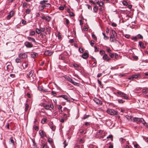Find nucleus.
Here are the masks:
<instances>
[{
  "label": "nucleus",
  "instance_id": "338daca9",
  "mask_svg": "<svg viewBox=\"0 0 148 148\" xmlns=\"http://www.w3.org/2000/svg\"><path fill=\"white\" fill-rule=\"evenodd\" d=\"M47 145L45 144H44L43 145V148H47Z\"/></svg>",
  "mask_w": 148,
  "mask_h": 148
},
{
  "label": "nucleus",
  "instance_id": "6ab92c4d",
  "mask_svg": "<svg viewBox=\"0 0 148 148\" xmlns=\"http://www.w3.org/2000/svg\"><path fill=\"white\" fill-rule=\"evenodd\" d=\"M59 97H62L64 99H65L66 100H68V97L67 96L65 95H60L58 96Z\"/></svg>",
  "mask_w": 148,
  "mask_h": 148
},
{
  "label": "nucleus",
  "instance_id": "3c124183",
  "mask_svg": "<svg viewBox=\"0 0 148 148\" xmlns=\"http://www.w3.org/2000/svg\"><path fill=\"white\" fill-rule=\"evenodd\" d=\"M43 38V40L44 41V42H46L47 40V38L46 37H45V38L44 37Z\"/></svg>",
  "mask_w": 148,
  "mask_h": 148
},
{
  "label": "nucleus",
  "instance_id": "8fccbe9b",
  "mask_svg": "<svg viewBox=\"0 0 148 148\" xmlns=\"http://www.w3.org/2000/svg\"><path fill=\"white\" fill-rule=\"evenodd\" d=\"M79 51L81 53H82L83 52V51H84L83 49H82V48H79Z\"/></svg>",
  "mask_w": 148,
  "mask_h": 148
},
{
  "label": "nucleus",
  "instance_id": "f8f14e48",
  "mask_svg": "<svg viewBox=\"0 0 148 148\" xmlns=\"http://www.w3.org/2000/svg\"><path fill=\"white\" fill-rule=\"evenodd\" d=\"M140 76L139 75H133L128 78L130 80H132L134 78H136Z\"/></svg>",
  "mask_w": 148,
  "mask_h": 148
},
{
  "label": "nucleus",
  "instance_id": "4468645a",
  "mask_svg": "<svg viewBox=\"0 0 148 148\" xmlns=\"http://www.w3.org/2000/svg\"><path fill=\"white\" fill-rule=\"evenodd\" d=\"M88 56V53L85 52L82 55V57L84 59H86Z\"/></svg>",
  "mask_w": 148,
  "mask_h": 148
},
{
  "label": "nucleus",
  "instance_id": "58836bf2",
  "mask_svg": "<svg viewBox=\"0 0 148 148\" xmlns=\"http://www.w3.org/2000/svg\"><path fill=\"white\" fill-rule=\"evenodd\" d=\"M117 100L118 101V102L121 103H123L125 101L121 99H118Z\"/></svg>",
  "mask_w": 148,
  "mask_h": 148
},
{
  "label": "nucleus",
  "instance_id": "bf43d9fd",
  "mask_svg": "<svg viewBox=\"0 0 148 148\" xmlns=\"http://www.w3.org/2000/svg\"><path fill=\"white\" fill-rule=\"evenodd\" d=\"M94 47H95V52H96V51H98L99 49L97 47L95 46H94Z\"/></svg>",
  "mask_w": 148,
  "mask_h": 148
},
{
  "label": "nucleus",
  "instance_id": "393cba45",
  "mask_svg": "<svg viewBox=\"0 0 148 148\" xmlns=\"http://www.w3.org/2000/svg\"><path fill=\"white\" fill-rule=\"evenodd\" d=\"M36 32L38 34H40L42 32L40 29H39L38 28H36Z\"/></svg>",
  "mask_w": 148,
  "mask_h": 148
},
{
  "label": "nucleus",
  "instance_id": "7c9ffc66",
  "mask_svg": "<svg viewBox=\"0 0 148 148\" xmlns=\"http://www.w3.org/2000/svg\"><path fill=\"white\" fill-rule=\"evenodd\" d=\"M64 20H65L66 23V26H67V25L69 24V20L67 18H64Z\"/></svg>",
  "mask_w": 148,
  "mask_h": 148
},
{
  "label": "nucleus",
  "instance_id": "774afa93",
  "mask_svg": "<svg viewBox=\"0 0 148 148\" xmlns=\"http://www.w3.org/2000/svg\"><path fill=\"white\" fill-rule=\"evenodd\" d=\"M123 147H125V148H130V147L128 145H126L125 146H123Z\"/></svg>",
  "mask_w": 148,
  "mask_h": 148
},
{
  "label": "nucleus",
  "instance_id": "2eb2a0df",
  "mask_svg": "<svg viewBox=\"0 0 148 148\" xmlns=\"http://www.w3.org/2000/svg\"><path fill=\"white\" fill-rule=\"evenodd\" d=\"M27 38L28 39V40L30 41H32V42L34 43L36 42V41L34 38L29 36H27Z\"/></svg>",
  "mask_w": 148,
  "mask_h": 148
},
{
  "label": "nucleus",
  "instance_id": "6e6d98bb",
  "mask_svg": "<svg viewBox=\"0 0 148 148\" xmlns=\"http://www.w3.org/2000/svg\"><path fill=\"white\" fill-rule=\"evenodd\" d=\"M51 93H52V95H53L54 96H55L56 95V93L53 91H52L51 92Z\"/></svg>",
  "mask_w": 148,
  "mask_h": 148
},
{
  "label": "nucleus",
  "instance_id": "052dcab7",
  "mask_svg": "<svg viewBox=\"0 0 148 148\" xmlns=\"http://www.w3.org/2000/svg\"><path fill=\"white\" fill-rule=\"evenodd\" d=\"M40 29L41 32H44L45 30V28L44 27H40Z\"/></svg>",
  "mask_w": 148,
  "mask_h": 148
},
{
  "label": "nucleus",
  "instance_id": "a211bd4d",
  "mask_svg": "<svg viewBox=\"0 0 148 148\" xmlns=\"http://www.w3.org/2000/svg\"><path fill=\"white\" fill-rule=\"evenodd\" d=\"M15 62H16V63H18L20 64H21V58H17L15 59Z\"/></svg>",
  "mask_w": 148,
  "mask_h": 148
},
{
  "label": "nucleus",
  "instance_id": "c9c22d12",
  "mask_svg": "<svg viewBox=\"0 0 148 148\" xmlns=\"http://www.w3.org/2000/svg\"><path fill=\"white\" fill-rule=\"evenodd\" d=\"M30 35L31 36H34L35 34V32L34 31H31L30 32Z\"/></svg>",
  "mask_w": 148,
  "mask_h": 148
},
{
  "label": "nucleus",
  "instance_id": "5fc2aeb1",
  "mask_svg": "<svg viewBox=\"0 0 148 148\" xmlns=\"http://www.w3.org/2000/svg\"><path fill=\"white\" fill-rule=\"evenodd\" d=\"M103 3L102 1L100 2L99 3V5L100 6H102L103 5Z\"/></svg>",
  "mask_w": 148,
  "mask_h": 148
},
{
  "label": "nucleus",
  "instance_id": "b1692460",
  "mask_svg": "<svg viewBox=\"0 0 148 148\" xmlns=\"http://www.w3.org/2000/svg\"><path fill=\"white\" fill-rule=\"evenodd\" d=\"M65 109L66 110L68 114H64V117H66L67 116H69V110H68L66 108H64V110H65Z\"/></svg>",
  "mask_w": 148,
  "mask_h": 148
},
{
  "label": "nucleus",
  "instance_id": "a19ab883",
  "mask_svg": "<svg viewBox=\"0 0 148 148\" xmlns=\"http://www.w3.org/2000/svg\"><path fill=\"white\" fill-rule=\"evenodd\" d=\"M43 106L45 109L47 110H49V105H45L44 106Z\"/></svg>",
  "mask_w": 148,
  "mask_h": 148
},
{
  "label": "nucleus",
  "instance_id": "c03bdc74",
  "mask_svg": "<svg viewBox=\"0 0 148 148\" xmlns=\"http://www.w3.org/2000/svg\"><path fill=\"white\" fill-rule=\"evenodd\" d=\"M73 65L74 67L75 68H78L79 66L78 64L75 63H74Z\"/></svg>",
  "mask_w": 148,
  "mask_h": 148
},
{
  "label": "nucleus",
  "instance_id": "9d476101",
  "mask_svg": "<svg viewBox=\"0 0 148 148\" xmlns=\"http://www.w3.org/2000/svg\"><path fill=\"white\" fill-rule=\"evenodd\" d=\"M94 101L97 104L101 105L102 104V102L100 100L98 99L95 98L94 99Z\"/></svg>",
  "mask_w": 148,
  "mask_h": 148
},
{
  "label": "nucleus",
  "instance_id": "aec40b11",
  "mask_svg": "<svg viewBox=\"0 0 148 148\" xmlns=\"http://www.w3.org/2000/svg\"><path fill=\"white\" fill-rule=\"evenodd\" d=\"M39 133L41 138H43L44 136V134L43 131L40 130L39 131Z\"/></svg>",
  "mask_w": 148,
  "mask_h": 148
},
{
  "label": "nucleus",
  "instance_id": "412c9836",
  "mask_svg": "<svg viewBox=\"0 0 148 148\" xmlns=\"http://www.w3.org/2000/svg\"><path fill=\"white\" fill-rule=\"evenodd\" d=\"M38 54L36 53H33L31 54V56L32 58H34L38 56Z\"/></svg>",
  "mask_w": 148,
  "mask_h": 148
},
{
  "label": "nucleus",
  "instance_id": "423d86ee",
  "mask_svg": "<svg viewBox=\"0 0 148 148\" xmlns=\"http://www.w3.org/2000/svg\"><path fill=\"white\" fill-rule=\"evenodd\" d=\"M107 112L111 115H114L117 113V112L112 109H108Z\"/></svg>",
  "mask_w": 148,
  "mask_h": 148
},
{
  "label": "nucleus",
  "instance_id": "4d7b16f0",
  "mask_svg": "<svg viewBox=\"0 0 148 148\" xmlns=\"http://www.w3.org/2000/svg\"><path fill=\"white\" fill-rule=\"evenodd\" d=\"M59 9L60 10H62L64 9V8L63 6H60L59 7Z\"/></svg>",
  "mask_w": 148,
  "mask_h": 148
},
{
  "label": "nucleus",
  "instance_id": "473e14b6",
  "mask_svg": "<svg viewBox=\"0 0 148 148\" xmlns=\"http://www.w3.org/2000/svg\"><path fill=\"white\" fill-rule=\"evenodd\" d=\"M47 119L46 118H44L42 119L41 122L42 124H44L47 121Z\"/></svg>",
  "mask_w": 148,
  "mask_h": 148
},
{
  "label": "nucleus",
  "instance_id": "1a4fd4ad",
  "mask_svg": "<svg viewBox=\"0 0 148 148\" xmlns=\"http://www.w3.org/2000/svg\"><path fill=\"white\" fill-rule=\"evenodd\" d=\"M14 14V11H11L10 13L9 14H8L7 17V19L9 20L10 19L11 17L13 16Z\"/></svg>",
  "mask_w": 148,
  "mask_h": 148
},
{
  "label": "nucleus",
  "instance_id": "e2e57ef3",
  "mask_svg": "<svg viewBox=\"0 0 148 148\" xmlns=\"http://www.w3.org/2000/svg\"><path fill=\"white\" fill-rule=\"evenodd\" d=\"M70 15L71 16H74V14L73 12H71L70 13Z\"/></svg>",
  "mask_w": 148,
  "mask_h": 148
},
{
  "label": "nucleus",
  "instance_id": "f03ea898",
  "mask_svg": "<svg viewBox=\"0 0 148 148\" xmlns=\"http://www.w3.org/2000/svg\"><path fill=\"white\" fill-rule=\"evenodd\" d=\"M14 138L13 137H11L9 139V143L8 145V147L9 148H14Z\"/></svg>",
  "mask_w": 148,
  "mask_h": 148
},
{
  "label": "nucleus",
  "instance_id": "69168bd1",
  "mask_svg": "<svg viewBox=\"0 0 148 148\" xmlns=\"http://www.w3.org/2000/svg\"><path fill=\"white\" fill-rule=\"evenodd\" d=\"M100 54H103L105 53V51L103 50H100Z\"/></svg>",
  "mask_w": 148,
  "mask_h": 148
},
{
  "label": "nucleus",
  "instance_id": "e433bc0d",
  "mask_svg": "<svg viewBox=\"0 0 148 148\" xmlns=\"http://www.w3.org/2000/svg\"><path fill=\"white\" fill-rule=\"evenodd\" d=\"M132 40H134V41H136L138 39L137 36H134L131 38Z\"/></svg>",
  "mask_w": 148,
  "mask_h": 148
},
{
  "label": "nucleus",
  "instance_id": "4c0bfd02",
  "mask_svg": "<svg viewBox=\"0 0 148 148\" xmlns=\"http://www.w3.org/2000/svg\"><path fill=\"white\" fill-rule=\"evenodd\" d=\"M98 9V7L97 6H94L93 8V10L95 12H96Z\"/></svg>",
  "mask_w": 148,
  "mask_h": 148
},
{
  "label": "nucleus",
  "instance_id": "0eeeda50",
  "mask_svg": "<svg viewBox=\"0 0 148 148\" xmlns=\"http://www.w3.org/2000/svg\"><path fill=\"white\" fill-rule=\"evenodd\" d=\"M27 54L26 53H21L18 55V57L21 59H24L27 58Z\"/></svg>",
  "mask_w": 148,
  "mask_h": 148
},
{
  "label": "nucleus",
  "instance_id": "f704fd0d",
  "mask_svg": "<svg viewBox=\"0 0 148 148\" xmlns=\"http://www.w3.org/2000/svg\"><path fill=\"white\" fill-rule=\"evenodd\" d=\"M34 129L36 131H38V126L35 125H34L33 126Z\"/></svg>",
  "mask_w": 148,
  "mask_h": 148
},
{
  "label": "nucleus",
  "instance_id": "7ed1b4c3",
  "mask_svg": "<svg viewBox=\"0 0 148 148\" xmlns=\"http://www.w3.org/2000/svg\"><path fill=\"white\" fill-rule=\"evenodd\" d=\"M34 72L33 70L31 71L29 73V74L27 75V78H32L33 80L34 79H35V74H34Z\"/></svg>",
  "mask_w": 148,
  "mask_h": 148
},
{
  "label": "nucleus",
  "instance_id": "2f4dec72",
  "mask_svg": "<svg viewBox=\"0 0 148 148\" xmlns=\"http://www.w3.org/2000/svg\"><path fill=\"white\" fill-rule=\"evenodd\" d=\"M102 34L104 36L103 38L105 40H107L109 39V37L106 36L104 33H102Z\"/></svg>",
  "mask_w": 148,
  "mask_h": 148
},
{
  "label": "nucleus",
  "instance_id": "9b49d317",
  "mask_svg": "<svg viewBox=\"0 0 148 148\" xmlns=\"http://www.w3.org/2000/svg\"><path fill=\"white\" fill-rule=\"evenodd\" d=\"M50 128L53 131H54L56 129V126L53 124L52 122H50L49 124Z\"/></svg>",
  "mask_w": 148,
  "mask_h": 148
},
{
  "label": "nucleus",
  "instance_id": "cd10ccee",
  "mask_svg": "<svg viewBox=\"0 0 148 148\" xmlns=\"http://www.w3.org/2000/svg\"><path fill=\"white\" fill-rule=\"evenodd\" d=\"M115 37H113L112 35L110 37V39L112 38V40H111V41L112 42H115L116 41V40L115 38Z\"/></svg>",
  "mask_w": 148,
  "mask_h": 148
},
{
  "label": "nucleus",
  "instance_id": "0e129e2a",
  "mask_svg": "<svg viewBox=\"0 0 148 148\" xmlns=\"http://www.w3.org/2000/svg\"><path fill=\"white\" fill-rule=\"evenodd\" d=\"M112 138V135H109L107 137V138Z\"/></svg>",
  "mask_w": 148,
  "mask_h": 148
},
{
  "label": "nucleus",
  "instance_id": "603ef678",
  "mask_svg": "<svg viewBox=\"0 0 148 148\" xmlns=\"http://www.w3.org/2000/svg\"><path fill=\"white\" fill-rule=\"evenodd\" d=\"M28 107H29L28 105L27 104H26L25 105V109L26 111H27L28 110Z\"/></svg>",
  "mask_w": 148,
  "mask_h": 148
},
{
  "label": "nucleus",
  "instance_id": "37998d69",
  "mask_svg": "<svg viewBox=\"0 0 148 148\" xmlns=\"http://www.w3.org/2000/svg\"><path fill=\"white\" fill-rule=\"evenodd\" d=\"M72 83L74 85L76 86H79V84L78 83H77L76 82H74L73 81V82Z\"/></svg>",
  "mask_w": 148,
  "mask_h": 148
},
{
  "label": "nucleus",
  "instance_id": "f3484780",
  "mask_svg": "<svg viewBox=\"0 0 148 148\" xmlns=\"http://www.w3.org/2000/svg\"><path fill=\"white\" fill-rule=\"evenodd\" d=\"M126 118L127 120H128L129 121H133V119L134 118V117L130 116H126Z\"/></svg>",
  "mask_w": 148,
  "mask_h": 148
},
{
  "label": "nucleus",
  "instance_id": "39448f33",
  "mask_svg": "<svg viewBox=\"0 0 148 148\" xmlns=\"http://www.w3.org/2000/svg\"><path fill=\"white\" fill-rule=\"evenodd\" d=\"M133 119V121L136 123H138L140 122H142L143 121H144V119L142 118L134 117V118Z\"/></svg>",
  "mask_w": 148,
  "mask_h": 148
},
{
  "label": "nucleus",
  "instance_id": "5701e85b",
  "mask_svg": "<svg viewBox=\"0 0 148 148\" xmlns=\"http://www.w3.org/2000/svg\"><path fill=\"white\" fill-rule=\"evenodd\" d=\"M112 33L113 34L112 36L113 37H116L117 36V34L114 30H112Z\"/></svg>",
  "mask_w": 148,
  "mask_h": 148
},
{
  "label": "nucleus",
  "instance_id": "72a5a7b5",
  "mask_svg": "<svg viewBox=\"0 0 148 148\" xmlns=\"http://www.w3.org/2000/svg\"><path fill=\"white\" fill-rule=\"evenodd\" d=\"M137 38L138 39H143V36L140 35V34H138L136 36Z\"/></svg>",
  "mask_w": 148,
  "mask_h": 148
},
{
  "label": "nucleus",
  "instance_id": "de8ad7c7",
  "mask_svg": "<svg viewBox=\"0 0 148 148\" xmlns=\"http://www.w3.org/2000/svg\"><path fill=\"white\" fill-rule=\"evenodd\" d=\"M21 22H22V24H23L25 25L26 24V21L23 19H22V20Z\"/></svg>",
  "mask_w": 148,
  "mask_h": 148
},
{
  "label": "nucleus",
  "instance_id": "4be33fe9",
  "mask_svg": "<svg viewBox=\"0 0 148 148\" xmlns=\"http://www.w3.org/2000/svg\"><path fill=\"white\" fill-rule=\"evenodd\" d=\"M148 88H146L145 89H143L142 90V92L145 94H146L148 92Z\"/></svg>",
  "mask_w": 148,
  "mask_h": 148
},
{
  "label": "nucleus",
  "instance_id": "dca6fc26",
  "mask_svg": "<svg viewBox=\"0 0 148 148\" xmlns=\"http://www.w3.org/2000/svg\"><path fill=\"white\" fill-rule=\"evenodd\" d=\"M139 44L140 47L143 49H144L145 48V47L144 45V43L142 42L139 41Z\"/></svg>",
  "mask_w": 148,
  "mask_h": 148
},
{
  "label": "nucleus",
  "instance_id": "864d4df0",
  "mask_svg": "<svg viewBox=\"0 0 148 148\" xmlns=\"http://www.w3.org/2000/svg\"><path fill=\"white\" fill-rule=\"evenodd\" d=\"M109 56L111 58H112L114 56V55L113 53H110L109 54Z\"/></svg>",
  "mask_w": 148,
  "mask_h": 148
},
{
  "label": "nucleus",
  "instance_id": "ea45409f",
  "mask_svg": "<svg viewBox=\"0 0 148 148\" xmlns=\"http://www.w3.org/2000/svg\"><path fill=\"white\" fill-rule=\"evenodd\" d=\"M22 65L24 68H25L27 67L28 64H27L24 63L22 64Z\"/></svg>",
  "mask_w": 148,
  "mask_h": 148
},
{
  "label": "nucleus",
  "instance_id": "79ce46f5",
  "mask_svg": "<svg viewBox=\"0 0 148 148\" xmlns=\"http://www.w3.org/2000/svg\"><path fill=\"white\" fill-rule=\"evenodd\" d=\"M94 62L92 64V66L93 67L95 66L97 64V62L95 59V60H94Z\"/></svg>",
  "mask_w": 148,
  "mask_h": 148
},
{
  "label": "nucleus",
  "instance_id": "49530a36",
  "mask_svg": "<svg viewBox=\"0 0 148 148\" xmlns=\"http://www.w3.org/2000/svg\"><path fill=\"white\" fill-rule=\"evenodd\" d=\"M90 43L91 45L92 46H93L94 43V40H92L91 41H90Z\"/></svg>",
  "mask_w": 148,
  "mask_h": 148
},
{
  "label": "nucleus",
  "instance_id": "c756f323",
  "mask_svg": "<svg viewBox=\"0 0 148 148\" xmlns=\"http://www.w3.org/2000/svg\"><path fill=\"white\" fill-rule=\"evenodd\" d=\"M108 55L105 54L103 57V59L104 60H106L108 58Z\"/></svg>",
  "mask_w": 148,
  "mask_h": 148
},
{
  "label": "nucleus",
  "instance_id": "680f3d73",
  "mask_svg": "<svg viewBox=\"0 0 148 148\" xmlns=\"http://www.w3.org/2000/svg\"><path fill=\"white\" fill-rule=\"evenodd\" d=\"M89 116V115H86L84 116V117L83 118L84 119H87V118H88Z\"/></svg>",
  "mask_w": 148,
  "mask_h": 148
},
{
  "label": "nucleus",
  "instance_id": "f257e3e1",
  "mask_svg": "<svg viewBox=\"0 0 148 148\" xmlns=\"http://www.w3.org/2000/svg\"><path fill=\"white\" fill-rule=\"evenodd\" d=\"M48 1L47 0H43L40 2V5L38 7V9L40 11H42L45 8L48 9L51 7V5L47 3Z\"/></svg>",
  "mask_w": 148,
  "mask_h": 148
},
{
  "label": "nucleus",
  "instance_id": "09e8293b",
  "mask_svg": "<svg viewBox=\"0 0 148 148\" xmlns=\"http://www.w3.org/2000/svg\"><path fill=\"white\" fill-rule=\"evenodd\" d=\"M31 10L29 9H27L26 10L25 12L26 13L29 14L30 13Z\"/></svg>",
  "mask_w": 148,
  "mask_h": 148
},
{
  "label": "nucleus",
  "instance_id": "bb28decb",
  "mask_svg": "<svg viewBox=\"0 0 148 148\" xmlns=\"http://www.w3.org/2000/svg\"><path fill=\"white\" fill-rule=\"evenodd\" d=\"M66 79H67V80L69 82H71L72 83L73 82V79L69 77H66Z\"/></svg>",
  "mask_w": 148,
  "mask_h": 148
},
{
  "label": "nucleus",
  "instance_id": "a18cd8bd",
  "mask_svg": "<svg viewBox=\"0 0 148 148\" xmlns=\"http://www.w3.org/2000/svg\"><path fill=\"white\" fill-rule=\"evenodd\" d=\"M92 38L94 39L95 40H97V38L96 36H95V35L94 34H92Z\"/></svg>",
  "mask_w": 148,
  "mask_h": 148
},
{
  "label": "nucleus",
  "instance_id": "20e7f679",
  "mask_svg": "<svg viewBox=\"0 0 148 148\" xmlns=\"http://www.w3.org/2000/svg\"><path fill=\"white\" fill-rule=\"evenodd\" d=\"M116 95L118 97H123L124 98L126 99H128V97L125 96V94L121 91H119L116 92Z\"/></svg>",
  "mask_w": 148,
  "mask_h": 148
},
{
  "label": "nucleus",
  "instance_id": "a878e982",
  "mask_svg": "<svg viewBox=\"0 0 148 148\" xmlns=\"http://www.w3.org/2000/svg\"><path fill=\"white\" fill-rule=\"evenodd\" d=\"M45 20L49 22L51 19V17L49 16H47L45 17Z\"/></svg>",
  "mask_w": 148,
  "mask_h": 148
},
{
  "label": "nucleus",
  "instance_id": "13d9d810",
  "mask_svg": "<svg viewBox=\"0 0 148 148\" xmlns=\"http://www.w3.org/2000/svg\"><path fill=\"white\" fill-rule=\"evenodd\" d=\"M27 3L25 2L23 3V6L24 7H27Z\"/></svg>",
  "mask_w": 148,
  "mask_h": 148
},
{
  "label": "nucleus",
  "instance_id": "ddd939ff",
  "mask_svg": "<svg viewBox=\"0 0 148 148\" xmlns=\"http://www.w3.org/2000/svg\"><path fill=\"white\" fill-rule=\"evenodd\" d=\"M45 54L46 55L50 56L52 54L53 52L51 51L48 50L45 51Z\"/></svg>",
  "mask_w": 148,
  "mask_h": 148
},
{
  "label": "nucleus",
  "instance_id": "6e6552de",
  "mask_svg": "<svg viewBox=\"0 0 148 148\" xmlns=\"http://www.w3.org/2000/svg\"><path fill=\"white\" fill-rule=\"evenodd\" d=\"M24 44L25 46L27 48H31L33 47V45L28 41H26Z\"/></svg>",
  "mask_w": 148,
  "mask_h": 148
},
{
  "label": "nucleus",
  "instance_id": "c85d7f7f",
  "mask_svg": "<svg viewBox=\"0 0 148 148\" xmlns=\"http://www.w3.org/2000/svg\"><path fill=\"white\" fill-rule=\"evenodd\" d=\"M65 58H66L64 56H62V55H60L59 57V59H61L62 60H64Z\"/></svg>",
  "mask_w": 148,
  "mask_h": 148
}]
</instances>
